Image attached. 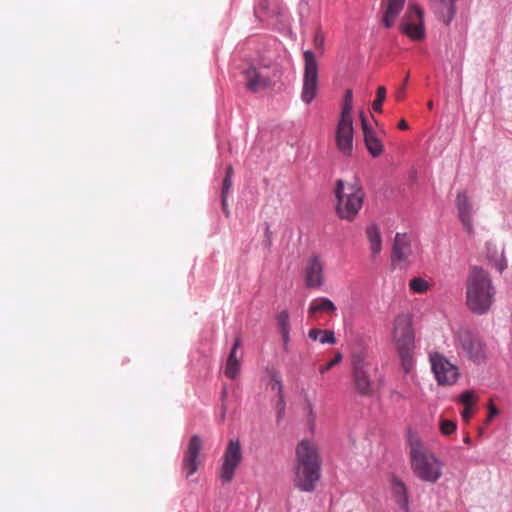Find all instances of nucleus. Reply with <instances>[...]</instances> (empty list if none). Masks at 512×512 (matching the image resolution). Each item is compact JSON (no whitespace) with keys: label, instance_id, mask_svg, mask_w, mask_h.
<instances>
[{"label":"nucleus","instance_id":"nucleus-11","mask_svg":"<svg viewBox=\"0 0 512 512\" xmlns=\"http://www.w3.org/2000/svg\"><path fill=\"white\" fill-rule=\"evenodd\" d=\"M222 460L220 478L224 483H230L242 460L241 444L238 439L229 440Z\"/></svg>","mask_w":512,"mask_h":512},{"label":"nucleus","instance_id":"nucleus-5","mask_svg":"<svg viewBox=\"0 0 512 512\" xmlns=\"http://www.w3.org/2000/svg\"><path fill=\"white\" fill-rule=\"evenodd\" d=\"M392 338L402 360L404 369L408 372L412 365L415 334L412 327V316L402 313L393 322Z\"/></svg>","mask_w":512,"mask_h":512},{"label":"nucleus","instance_id":"nucleus-29","mask_svg":"<svg viewBox=\"0 0 512 512\" xmlns=\"http://www.w3.org/2000/svg\"><path fill=\"white\" fill-rule=\"evenodd\" d=\"M353 110V93L352 90L348 89L344 95V103L341 111L342 117H352Z\"/></svg>","mask_w":512,"mask_h":512},{"label":"nucleus","instance_id":"nucleus-24","mask_svg":"<svg viewBox=\"0 0 512 512\" xmlns=\"http://www.w3.org/2000/svg\"><path fill=\"white\" fill-rule=\"evenodd\" d=\"M393 493L396 497V501L398 505L403 508L405 511L408 510V495L407 489L404 483L400 480H393L392 485Z\"/></svg>","mask_w":512,"mask_h":512},{"label":"nucleus","instance_id":"nucleus-23","mask_svg":"<svg viewBox=\"0 0 512 512\" xmlns=\"http://www.w3.org/2000/svg\"><path fill=\"white\" fill-rule=\"evenodd\" d=\"M366 237L369 242L370 250L373 256L378 255L382 249V238L379 228L375 224H371L366 228Z\"/></svg>","mask_w":512,"mask_h":512},{"label":"nucleus","instance_id":"nucleus-36","mask_svg":"<svg viewBox=\"0 0 512 512\" xmlns=\"http://www.w3.org/2000/svg\"><path fill=\"white\" fill-rule=\"evenodd\" d=\"M488 409H489V411H488L487 420L491 421L493 419V417H495L498 414V409L493 405L492 402L489 404Z\"/></svg>","mask_w":512,"mask_h":512},{"label":"nucleus","instance_id":"nucleus-26","mask_svg":"<svg viewBox=\"0 0 512 512\" xmlns=\"http://www.w3.org/2000/svg\"><path fill=\"white\" fill-rule=\"evenodd\" d=\"M309 338L319 341L322 344H335L336 338L331 330L311 329L308 333Z\"/></svg>","mask_w":512,"mask_h":512},{"label":"nucleus","instance_id":"nucleus-2","mask_svg":"<svg viewBox=\"0 0 512 512\" xmlns=\"http://www.w3.org/2000/svg\"><path fill=\"white\" fill-rule=\"evenodd\" d=\"M495 288L490 275L480 267L470 269L466 280V305L477 315L487 313L494 302Z\"/></svg>","mask_w":512,"mask_h":512},{"label":"nucleus","instance_id":"nucleus-19","mask_svg":"<svg viewBox=\"0 0 512 512\" xmlns=\"http://www.w3.org/2000/svg\"><path fill=\"white\" fill-rule=\"evenodd\" d=\"M406 0H383L381 3V9L383 12L382 15V24L385 28H392L395 24V21L401 11L404 8Z\"/></svg>","mask_w":512,"mask_h":512},{"label":"nucleus","instance_id":"nucleus-33","mask_svg":"<svg viewBox=\"0 0 512 512\" xmlns=\"http://www.w3.org/2000/svg\"><path fill=\"white\" fill-rule=\"evenodd\" d=\"M460 402L465 406L471 408L476 402L475 393L471 390H466L460 395Z\"/></svg>","mask_w":512,"mask_h":512},{"label":"nucleus","instance_id":"nucleus-27","mask_svg":"<svg viewBox=\"0 0 512 512\" xmlns=\"http://www.w3.org/2000/svg\"><path fill=\"white\" fill-rule=\"evenodd\" d=\"M409 288L413 293L423 294L430 289V284L424 278L415 277L410 280Z\"/></svg>","mask_w":512,"mask_h":512},{"label":"nucleus","instance_id":"nucleus-25","mask_svg":"<svg viewBox=\"0 0 512 512\" xmlns=\"http://www.w3.org/2000/svg\"><path fill=\"white\" fill-rule=\"evenodd\" d=\"M240 370V357H238L235 351H230L226 366H225V375L230 379H235Z\"/></svg>","mask_w":512,"mask_h":512},{"label":"nucleus","instance_id":"nucleus-28","mask_svg":"<svg viewBox=\"0 0 512 512\" xmlns=\"http://www.w3.org/2000/svg\"><path fill=\"white\" fill-rule=\"evenodd\" d=\"M231 188H232V178L225 177L223 180L222 191H221V203H222L223 212L225 213V215L227 217L229 216V210L227 208V206H228L227 199L231 192Z\"/></svg>","mask_w":512,"mask_h":512},{"label":"nucleus","instance_id":"nucleus-6","mask_svg":"<svg viewBox=\"0 0 512 512\" xmlns=\"http://www.w3.org/2000/svg\"><path fill=\"white\" fill-rule=\"evenodd\" d=\"M372 363L361 354L354 355L352 360L351 378L355 392L363 397H369L374 392V372Z\"/></svg>","mask_w":512,"mask_h":512},{"label":"nucleus","instance_id":"nucleus-31","mask_svg":"<svg viewBox=\"0 0 512 512\" xmlns=\"http://www.w3.org/2000/svg\"><path fill=\"white\" fill-rule=\"evenodd\" d=\"M386 99V88L379 86L376 92V99L372 103V108L375 112H382V105Z\"/></svg>","mask_w":512,"mask_h":512},{"label":"nucleus","instance_id":"nucleus-10","mask_svg":"<svg viewBox=\"0 0 512 512\" xmlns=\"http://www.w3.org/2000/svg\"><path fill=\"white\" fill-rule=\"evenodd\" d=\"M304 75L301 99L309 104L317 95L318 87V65L312 51L304 52Z\"/></svg>","mask_w":512,"mask_h":512},{"label":"nucleus","instance_id":"nucleus-32","mask_svg":"<svg viewBox=\"0 0 512 512\" xmlns=\"http://www.w3.org/2000/svg\"><path fill=\"white\" fill-rule=\"evenodd\" d=\"M287 319L288 314L285 310H283L277 317L278 327L281 330L284 345H286L288 341Z\"/></svg>","mask_w":512,"mask_h":512},{"label":"nucleus","instance_id":"nucleus-22","mask_svg":"<svg viewBox=\"0 0 512 512\" xmlns=\"http://www.w3.org/2000/svg\"><path fill=\"white\" fill-rule=\"evenodd\" d=\"M335 311V304L326 297L313 299L308 308V314L311 317L316 316L318 313L334 314Z\"/></svg>","mask_w":512,"mask_h":512},{"label":"nucleus","instance_id":"nucleus-12","mask_svg":"<svg viewBox=\"0 0 512 512\" xmlns=\"http://www.w3.org/2000/svg\"><path fill=\"white\" fill-rule=\"evenodd\" d=\"M456 343L457 347L461 348L469 359L480 362L485 358L484 344L481 339L469 329L462 328L458 331Z\"/></svg>","mask_w":512,"mask_h":512},{"label":"nucleus","instance_id":"nucleus-17","mask_svg":"<svg viewBox=\"0 0 512 512\" xmlns=\"http://www.w3.org/2000/svg\"><path fill=\"white\" fill-rule=\"evenodd\" d=\"M304 281L308 288H320L325 282L324 262L318 255L307 258L304 266Z\"/></svg>","mask_w":512,"mask_h":512},{"label":"nucleus","instance_id":"nucleus-1","mask_svg":"<svg viewBox=\"0 0 512 512\" xmlns=\"http://www.w3.org/2000/svg\"><path fill=\"white\" fill-rule=\"evenodd\" d=\"M295 486L305 492H312L321 476V457L317 445L303 439L296 447Z\"/></svg>","mask_w":512,"mask_h":512},{"label":"nucleus","instance_id":"nucleus-20","mask_svg":"<svg viewBox=\"0 0 512 512\" xmlns=\"http://www.w3.org/2000/svg\"><path fill=\"white\" fill-rule=\"evenodd\" d=\"M459 217L468 232L472 230V203L466 191L459 192L456 198Z\"/></svg>","mask_w":512,"mask_h":512},{"label":"nucleus","instance_id":"nucleus-39","mask_svg":"<svg viewBox=\"0 0 512 512\" xmlns=\"http://www.w3.org/2000/svg\"><path fill=\"white\" fill-rule=\"evenodd\" d=\"M398 128L401 130H407L409 128V126L404 119H401L398 123Z\"/></svg>","mask_w":512,"mask_h":512},{"label":"nucleus","instance_id":"nucleus-21","mask_svg":"<svg viewBox=\"0 0 512 512\" xmlns=\"http://www.w3.org/2000/svg\"><path fill=\"white\" fill-rule=\"evenodd\" d=\"M300 414L305 421L310 432H314L316 423V414L314 411V405L309 398L307 392L302 395V400L299 404Z\"/></svg>","mask_w":512,"mask_h":512},{"label":"nucleus","instance_id":"nucleus-37","mask_svg":"<svg viewBox=\"0 0 512 512\" xmlns=\"http://www.w3.org/2000/svg\"><path fill=\"white\" fill-rule=\"evenodd\" d=\"M462 418L468 422L472 416V409L469 407H465L461 413Z\"/></svg>","mask_w":512,"mask_h":512},{"label":"nucleus","instance_id":"nucleus-9","mask_svg":"<svg viewBox=\"0 0 512 512\" xmlns=\"http://www.w3.org/2000/svg\"><path fill=\"white\" fill-rule=\"evenodd\" d=\"M429 360L432 371L439 385L451 386L457 382L460 375L459 369L443 354L438 352L431 353Z\"/></svg>","mask_w":512,"mask_h":512},{"label":"nucleus","instance_id":"nucleus-35","mask_svg":"<svg viewBox=\"0 0 512 512\" xmlns=\"http://www.w3.org/2000/svg\"><path fill=\"white\" fill-rule=\"evenodd\" d=\"M342 360V354L341 353H336L334 358L329 361L327 364L325 365H322L319 369L320 373L321 374H324L325 372H327L328 370H330L332 367H334L335 365L339 364Z\"/></svg>","mask_w":512,"mask_h":512},{"label":"nucleus","instance_id":"nucleus-43","mask_svg":"<svg viewBox=\"0 0 512 512\" xmlns=\"http://www.w3.org/2000/svg\"><path fill=\"white\" fill-rule=\"evenodd\" d=\"M428 108H429V109H432V108H433V102H432V101H429V102H428Z\"/></svg>","mask_w":512,"mask_h":512},{"label":"nucleus","instance_id":"nucleus-15","mask_svg":"<svg viewBox=\"0 0 512 512\" xmlns=\"http://www.w3.org/2000/svg\"><path fill=\"white\" fill-rule=\"evenodd\" d=\"M266 389L271 394L277 413V421L279 422L285 417L286 403L282 378L277 371L271 370L269 372V382Z\"/></svg>","mask_w":512,"mask_h":512},{"label":"nucleus","instance_id":"nucleus-30","mask_svg":"<svg viewBox=\"0 0 512 512\" xmlns=\"http://www.w3.org/2000/svg\"><path fill=\"white\" fill-rule=\"evenodd\" d=\"M270 3L267 0H258L255 6V14L258 18L262 19L266 14L275 13V10H271Z\"/></svg>","mask_w":512,"mask_h":512},{"label":"nucleus","instance_id":"nucleus-38","mask_svg":"<svg viewBox=\"0 0 512 512\" xmlns=\"http://www.w3.org/2000/svg\"><path fill=\"white\" fill-rule=\"evenodd\" d=\"M240 346H241V339H240V337H236L231 351H235V353H237V350Z\"/></svg>","mask_w":512,"mask_h":512},{"label":"nucleus","instance_id":"nucleus-41","mask_svg":"<svg viewBox=\"0 0 512 512\" xmlns=\"http://www.w3.org/2000/svg\"><path fill=\"white\" fill-rule=\"evenodd\" d=\"M397 100L401 101L404 98V88H401L396 94Z\"/></svg>","mask_w":512,"mask_h":512},{"label":"nucleus","instance_id":"nucleus-7","mask_svg":"<svg viewBox=\"0 0 512 512\" xmlns=\"http://www.w3.org/2000/svg\"><path fill=\"white\" fill-rule=\"evenodd\" d=\"M282 72L276 66L250 67L245 71L246 88L259 92L273 86L281 78Z\"/></svg>","mask_w":512,"mask_h":512},{"label":"nucleus","instance_id":"nucleus-3","mask_svg":"<svg viewBox=\"0 0 512 512\" xmlns=\"http://www.w3.org/2000/svg\"><path fill=\"white\" fill-rule=\"evenodd\" d=\"M410 465L421 481L436 483L443 475V462L416 437L409 439Z\"/></svg>","mask_w":512,"mask_h":512},{"label":"nucleus","instance_id":"nucleus-18","mask_svg":"<svg viewBox=\"0 0 512 512\" xmlns=\"http://www.w3.org/2000/svg\"><path fill=\"white\" fill-rule=\"evenodd\" d=\"M360 117L362 130L364 134L365 146L372 157H379L380 155H382L384 151V146L379 137V132L375 131L368 125L365 115L363 113H361ZM380 133L384 134L385 131L381 130Z\"/></svg>","mask_w":512,"mask_h":512},{"label":"nucleus","instance_id":"nucleus-13","mask_svg":"<svg viewBox=\"0 0 512 512\" xmlns=\"http://www.w3.org/2000/svg\"><path fill=\"white\" fill-rule=\"evenodd\" d=\"M202 446L203 441L199 435H193L190 438L182 460V471L186 478H189L198 470L201 464L200 452Z\"/></svg>","mask_w":512,"mask_h":512},{"label":"nucleus","instance_id":"nucleus-8","mask_svg":"<svg viewBox=\"0 0 512 512\" xmlns=\"http://www.w3.org/2000/svg\"><path fill=\"white\" fill-rule=\"evenodd\" d=\"M400 32L412 41L425 39L426 31L423 19V11L415 5L408 7L399 26Z\"/></svg>","mask_w":512,"mask_h":512},{"label":"nucleus","instance_id":"nucleus-40","mask_svg":"<svg viewBox=\"0 0 512 512\" xmlns=\"http://www.w3.org/2000/svg\"><path fill=\"white\" fill-rule=\"evenodd\" d=\"M233 176V168L231 165L227 166L226 168V173H225V177H229V178H232Z\"/></svg>","mask_w":512,"mask_h":512},{"label":"nucleus","instance_id":"nucleus-14","mask_svg":"<svg viewBox=\"0 0 512 512\" xmlns=\"http://www.w3.org/2000/svg\"><path fill=\"white\" fill-rule=\"evenodd\" d=\"M353 133V118L340 116L336 127L335 140L337 149L344 156H350L353 152Z\"/></svg>","mask_w":512,"mask_h":512},{"label":"nucleus","instance_id":"nucleus-42","mask_svg":"<svg viewBox=\"0 0 512 512\" xmlns=\"http://www.w3.org/2000/svg\"><path fill=\"white\" fill-rule=\"evenodd\" d=\"M322 43H323V38L320 37V36H316V38H315V45L316 46H320V45H322Z\"/></svg>","mask_w":512,"mask_h":512},{"label":"nucleus","instance_id":"nucleus-34","mask_svg":"<svg viewBox=\"0 0 512 512\" xmlns=\"http://www.w3.org/2000/svg\"><path fill=\"white\" fill-rule=\"evenodd\" d=\"M456 423L451 420L443 419L440 423V430L444 435H450L456 430Z\"/></svg>","mask_w":512,"mask_h":512},{"label":"nucleus","instance_id":"nucleus-4","mask_svg":"<svg viewBox=\"0 0 512 512\" xmlns=\"http://www.w3.org/2000/svg\"><path fill=\"white\" fill-rule=\"evenodd\" d=\"M337 198V215L345 220L352 221L363 205L364 192L357 181L347 183L338 180L335 187Z\"/></svg>","mask_w":512,"mask_h":512},{"label":"nucleus","instance_id":"nucleus-16","mask_svg":"<svg viewBox=\"0 0 512 512\" xmlns=\"http://www.w3.org/2000/svg\"><path fill=\"white\" fill-rule=\"evenodd\" d=\"M411 239L407 234L397 233L394 238L391 260L395 267L400 269L409 265V258L412 255Z\"/></svg>","mask_w":512,"mask_h":512}]
</instances>
